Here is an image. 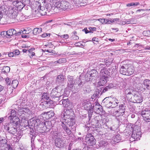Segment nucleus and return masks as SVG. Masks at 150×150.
Wrapping results in <instances>:
<instances>
[{
  "label": "nucleus",
  "instance_id": "obj_51",
  "mask_svg": "<svg viewBox=\"0 0 150 150\" xmlns=\"http://www.w3.org/2000/svg\"><path fill=\"white\" fill-rule=\"evenodd\" d=\"M47 114L49 115V118L51 117L54 115V113L53 112L50 111V112H47Z\"/></svg>",
  "mask_w": 150,
  "mask_h": 150
},
{
  "label": "nucleus",
  "instance_id": "obj_4",
  "mask_svg": "<svg viewBox=\"0 0 150 150\" xmlns=\"http://www.w3.org/2000/svg\"><path fill=\"white\" fill-rule=\"evenodd\" d=\"M125 106L123 105H120L117 108L116 110H113L111 111V114L112 116H118L119 115H123L124 114L125 110Z\"/></svg>",
  "mask_w": 150,
  "mask_h": 150
},
{
  "label": "nucleus",
  "instance_id": "obj_56",
  "mask_svg": "<svg viewBox=\"0 0 150 150\" xmlns=\"http://www.w3.org/2000/svg\"><path fill=\"white\" fill-rule=\"evenodd\" d=\"M74 3L77 4H81L82 2L81 0H72Z\"/></svg>",
  "mask_w": 150,
  "mask_h": 150
},
{
  "label": "nucleus",
  "instance_id": "obj_9",
  "mask_svg": "<svg viewBox=\"0 0 150 150\" xmlns=\"http://www.w3.org/2000/svg\"><path fill=\"white\" fill-rule=\"evenodd\" d=\"M140 114L144 120L146 122H150V110H143L141 112Z\"/></svg>",
  "mask_w": 150,
  "mask_h": 150
},
{
  "label": "nucleus",
  "instance_id": "obj_21",
  "mask_svg": "<svg viewBox=\"0 0 150 150\" xmlns=\"http://www.w3.org/2000/svg\"><path fill=\"white\" fill-rule=\"evenodd\" d=\"M111 108H114L118 105L119 101L116 98L111 97Z\"/></svg>",
  "mask_w": 150,
  "mask_h": 150
},
{
  "label": "nucleus",
  "instance_id": "obj_31",
  "mask_svg": "<svg viewBox=\"0 0 150 150\" xmlns=\"http://www.w3.org/2000/svg\"><path fill=\"white\" fill-rule=\"evenodd\" d=\"M10 70V68L8 66H4L1 70V73L5 74L8 73Z\"/></svg>",
  "mask_w": 150,
  "mask_h": 150
},
{
  "label": "nucleus",
  "instance_id": "obj_45",
  "mask_svg": "<svg viewBox=\"0 0 150 150\" xmlns=\"http://www.w3.org/2000/svg\"><path fill=\"white\" fill-rule=\"evenodd\" d=\"M22 3L23 4L24 6L25 5L28 6L30 5V0H22Z\"/></svg>",
  "mask_w": 150,
  "mask_h": 150
},
{
  "label": "nucleus",
  "instance_id": "obj_64",
  "mask_svg": "<svg viewBox=\"0 0 150 150\" xmlns=\"http://www.w3.org/2000/svg\"><path fill=\"white\" fill-rule=\"evenodd\" d=\"M18 150H28L25 148H24L23 146H20L18 148Z\"/></svg>",
  "mask_w": 150,
  "mask_h": 150
},
{
  "label": "nucleus",
  "instance_id": "obj_59",
  "mask_svg": "<svg viewBox=\"0 0 150 150\" xmlns=\"http://www.w3.org/2000/svg\"><path fill=\"white\" fill-rule=\"evenodd\" d=\"M109 90V88L107 86L103 88L102 91V93H105Z\"/></svg>",
  "mask_w": 150,
  "mask_h": 150
},
{
  "label": "nucleus",
  "instance_id": "obj_33",
  "mask_svg": "<svg viewBox=\"0 0 150 150\" xmlns=\"http://www.w3.org/2000/svg\"><path fill=\"white\" fill-rule=\"evenodd\" d=\"M42 99L44 101L48 100L49 99V95L47 93H44L42 96Z\"/></svg>",
  "mask_w": 150,
  "mask_h": 150
},
{
  "label": "nucleus",
  "instance_id": "obj_48",
  "mask_svg": "<svg viewBox=\"0 0 150 150\" xmlns=\"http://www.w3.org/2000/svg\"><path fill=\"white\" fill-rule=\"evenodd\" d=\"M123 115H119L118 116H115L116 119L119 122H121L122 120V118L123 117Z\"/></svg>",
  "mask_w": 150,
  "mask_h": 150
},
{
  "label": "nucleus",
  "instance_id": "obj_42",
  "mask_svg": "<svg viewBox=\"0 0 150 150\" xmlns=\"http://www.w3.org/2000/svg\"><path fill=\"white\" fill-rule=\"evenodd\" d=\"M12 84L13 87L15 88L17 86L18 84V82L17 80H13L12 81Z\"/></svg>",
  "mask_w": 150,
  "mask_h": 150
},
{
  "label": "nucleus",
  "instance_id": "obj_61",
  "mask_svg": "<svg viewBox=\"0 0 150 150\" xmlns=\"http://www.w3.org/2000/svg\"><path fill=\"white\" fill-rule=\"evenodd\" d=\"M60 134L59 133L57 132H54L53 136L54 137H58L60 136Z\"/></svg>",
  "mask_w": 150,
  "mask_h": 150
},
{
  "label": "nucleus",
  "instance_id": "obj_7",
  "mask_svg": "<svg viewBox=\"0 0 150 150\" xmlns=\"http://www.w3.org/2000/svg\"><path fill=\"white\" fill-rule=\"evenodd\" d=\"M61 100L59 101V104L60 105H62L65 108L71 109L72 108V105L71 103L70 102L68 98L65 99H63V96Z\"/></svg>",
  "mask_w": 150,
  "mask_h": 150
},
{
  "label": "nucleus",
  "instance_id": "obj_28",
  "mask_svg": "<svg viewBox=\"0 0 150 150\" xmlns=\"http://www.w3.org/2000/svg\"><path fill=\"white\" fill-rule=\"evenodd\" d=\"M127 65L122 66L120 69V72L121 74L127 75Z\"/></svg>",
  "mask_w": 150,
  "mask_h": 150
},
{
  "label": "nucleus",
  "instance_id": "obj_30",
  "mask_svg": "<svg viewBox=\"0 0 150 150\" xmlns=\"http://www.w3.org/2000/svg\"><path fill=\"white\" fill-rule=\"evenodd\" d=\"M62 126L63 128L64 129L66 133L69 135H70L71 134V130L69 129L67 127V126L64 124H62Z\"/></svg>",
  "mask_w": 150,
  "mask_h": 150
},
{
  "label": "nucleus",
  "instance_id": "obj_2",
  "mask_svg": "<svg viewBox=\"0 0 150 150\" xmlns=\"http://www.w3.org/2000/svg\"><path fill=\"white\" fill-rule=\"evenodd\" d=\"M18 10L15 7L11 6L8 9V15L10 18L15 19V21H19L22 20L20 15L19 14Z\"/></svg>",
  "mask_w": 150,
  "mask_h": 150
},
{
  "label": "nucleus",
  "instance_id": "obj_35",
  "mask_svg": "<svg viewBox=\"0 0 150 150\" xmlns=\"http://www.w3.org/2000/svg\"><path fill=\"white\" fill-rule=\"evenodd\" d=\"M66 60L65 58H63L59 59L58 60L55 61L54 63L55 64L57 65L58 64H60L65 63Z\"/></svg>",
  "mask_w": 150,
  "mask_h": 150
},
{
  "label": "nucleus",
  "instance_id": "obj_60",
  "mask_svg": "<svg viewBox=\"0 0 150 150\" xmlns=\"http://www.w3.org/2000/svg\"><path fill=\"white\" fill-rule=\"evenodd\" d=\"M126 21H127V24H132L133 23V21H132V19H130L128 20L126 19Z\"/></svg>",
  "mask_w": 150,
  "mask_h": 150
},
{
  "label": "nucleus",
  "instance_id": "obj_1",
  "mask_svg": "<svg viewBox=\"0 0 150 150\" xmlns=\"http://www.w3.org/2000/svg\"><path fill=\"white\" fill-rule=\"evenodd\" d=\"M50 2L52 3L53 5L55 7L54 10L57 8L60 12L72 8L70 3L67 1L59 0H50Z\"/></svg>",
  "mask_w": 150,
  "mask_h": 150
},
{
  "label": "nucleus",
  "instance_id": "obj_13",
  "mask_svg": "<svg viewBox=\"0 0 150 150\" xmlns=\"http://www.w3.org/2000/svg\"><path fill=\"white\" fill-rule=\"evenodd\" d=\"M13 7H15L19 10H21L24 7L23 4L20 0H16L13 1L12 2Z\"/></svg>",
  "mask_w": 150,
  "mask_h": 150
},
{
  "label": "nucleus",
  "instance_id": "obj_6",
  "mask_svg": "<svg viewBox=\"0 0 150 150\" xmlns=\"http://www.w3.org/2000/svg\"><path fill=\"white\" fill-rule=\"evenodd\" d=\"M131 101L134 103H140L142 101L143 98L140 93L136 92L133 96L131 97Z\"/></svg>",
  "mask_w": 150,
  "mask_h": 150
},
{
  "label": "nucleus",
  "instance_id": "obj_47",
  "mask_svg": "<svg viewBox=\"0 0 150 150\" xmlns=\"http://www.w3.org/2000/svg\"><path fill=\"white\" fill-rule=\"evenodd\" d=\"M143 35L146 36H150V30H146L144 31L143 33Z\"/></svg>",
  "mask_w": 150,
  "mask_h": 150
},
{
  "label": "nucleus",
  "instance_id": "obj_14",
  "mask_svg": "<svg viewBox=\"0 0 150 150\" xmlns=\"http://www.w3.org/2000/svg\"><path fill=\"white\" fill-rule=\"evenodd\" d=\"M67 79L68 81L67 87L70 90H71L74 84L75 83V82L74 81L73 77L69 75L67 76Z\"/></svg>",
  "mask_w": 150,
  "mask_h": 150
},
{
  "label": "nucleus",
  "instance_id": "obj_54",
  "mask_svg": "<svg viewBox=\"0 0 150 150\" xmlns=\"http://www.w3.org/2000/svg\"><path fill=\"white\" fill-rule=\"evenodd\" d=\"M50 34L44 33L41 35V36L42 38H45L47 37H49L50 36Z\"/></svg>",
  "mask_w": 150,
  "mask_h": 150
},
{
  "label": "nucleus",
  "instance_id": "obj_5",
  "mask_svg": "<svg viewBox=\"0 0 150 150\" xmlns=\"http://www.w3.org/2000/svg\"><path fill=\"white\" fill-rule=\"evenodd\" d=\"M9 112L7 115L8 117L10 119L11 121H13L15 122L17 124L20 123V120L19 118L16 116V112L15 110H12Z\"/></svg>",
  "mask_w": 150,
  "mask_h": 150
},
{
  "label": "nucleus",
  "instance_id": "obj_23",
  "mask_svg": "<svg viewBox=\"0 0 150 150\" xmlns=\"http://www.w3.org/2000/svg\"><path fill=\"white\" fill-rule=\"evenodd\" d=\"M16 30L14 29H11L6 31V37L8 38H10L11 36L16 34Z\"/></svg>",
  "mask_w": 150,
  "mask_h": 150
},
{
  "label": "nucleus",
  "instance_id": "obj_3",
  "mask_svg": "<svg viewBox=\"0 0 150 150\" xmlns=\"http://www.w3.org/2000/svg\"><path fill=\"white\" fill-rule=\"evenodd\" d=\"M89 107L87 109L88 110L92 111L93 110L96 113L98 114H100V113L102 112L103 110L102 107L97 101L93 105L91 104L90 105H89Z\"/></svg>",
  "mask_w": 150,
  "mask_h": 150
},
{
  "label": "nucleus",
  "instance_id": "obj_57",
  "mask_svg": "<svg viewBox=\"0 0 150 150\" xmlns=\"http://www.w3.org/2000/svg\"><path fill=\"white\" fill-rule=\"evenodd\" d=\"M60 37L62 38H64L66 39H68L69 37V36L68 34H65L61 35Z\"/></svg>",
  "mask_w": 150,
  "mask_h": 150
},
{
  "label": "nucleus",
  "instance_id": "obj_15",
  "mask_svg": "<svg viewBox=\"0 0 150 150\" xmlns=\"http://www.w3.org/2000/svg\"><path fill=\"white\" fill-rule=\"evenodd\" d=\"M30 136L31 138V146L32 150H37L38 149L35 147L34 141L35 137V134L34 131L32 132L30 131Z\"/></svg>",
  "mask_w": 150,
  "mask_h": 150
},
{
  "label": "nucleus",
  "instance_id": "obj_62",
  "mask_svg": "<svg viewBox=\"0 0 150 150\" xmlns=\"http://www.w3.org/2000/svg\"><path fill=\"white\" fill-rule=\"evenodd\" d=\"M6 81L7 85H9L11 83V80L9 78L6 79Z\"/></svg>",
  "mask_w": 150,
  "mask_h": 150
},
{
  "label": "nucleus",
  "instance_id": "obj_24",
  "mask_svg": "<svg viewBox=\"0 0 150 150\" xmlns=\"http://www.w3.org/2000/svg\"><path fill=\"white\" fill-rule=\"evenodd\" d=\"M108 79L107 76H101L98 82L99 85L100 86H103L105 85Z\"/></svg>",
  "mask_w": 150,
  "mask_h": 150
},
{
  "label": "nucleus",
  "instance_id": "obj_22",
  "mask_svg": "<svg viewBox=\"0 0 150 150\" xmlns=\"http://www.w3.org/2000/svg\"><path fill=\"white\" fill-rule=\"evenodd\" d=\"M100 73L101 76H107V78L110 75V73L106 68L102 69L100 70Z\"/></svg>",
  "mask_w": 150,
  "mask_h": 150
},
{
  "label": "nucleus",
  "instance_id": "obj_40",
  "mask_svg": "<svg viewBox=\"0 0 150 150\" xmlns=\"http://www.w3.org/2000/svg\"><path fill=\"white\" fill-rule=\"evenodd\" d=\"M139 5V2H132L128 3L126 5V6L128 7H130L132 6H137Z\"/></svg>",
  "mask_w": 150,
  "mask_h": 150
},
{
  "label": "nucleus",
  "instance_id": "obj_41",
  "mask_svg": "<svg viewBox=\"0 0 150 150\" xmlns=\"http://www.w3.org/2000/svg\"><path fill=\"white\" fill-rule=\"evenodd\" d=\"M76 81L75 84H77L78 86L80 87H82L83 86V83L79 78H77L76 79Z\"/></svg>",
  "mask_w": 150,
  "mask_h": 150
},
{
  "label": "nucleus",
  "instance_id": "obj_18",
  "mask_svg": "<svg viewBox=\"0 0 150 150\" xmlns=\"http://www.w3.org/2000/svg\"><path fill=\"white\" fill-rule=\"evenodd\" d=\"M64 113L63 114V119L68 118V117H72L73 112L71 109L68 108V109H64Z\"/></svg>",
  "mask_w": 150,
  "mask_h": 150
},
{
  "label": "nucleus",
  "instance_id": "obj_29",
  "mask_svg": "<svg viewBox=\"0 0 150 150\" xmlns=\"http://www.w3.org/2000/svg\"><path fill=\"white\" fill-rule=\"evenodd\" d=\"M146 88L148 90H150V80L146 79L144 80L143 83Z\"/></svg>",
  "mask_w": 150,
  "mask_h": 150
},
{
  "label": "nucleus",
  "instance_id": "obj_36",
  "mask_svg": "<svg viewBox=\"0 0 150 150\" xmlns=\"http://www.w3.org/2000/svg\"><path fill=\"white\" fill-rule=\"evenodd\" d=\"M17 127H14L13 128H12L6 131H7L8 132L11 134H12L15 135V134L16 133L17 131Z\"/></svg>",
  "mask_w": 150,
  "mask_h": 150
},
{
  "label": "nucleus",
  "instance_id": "obj_58",
  "mask_svg": "<svg viewBox=\"0 0 150 150\" xmlns=\"http://www.w3.org/2000/svg\"><path fill=\"white\" fill-rule=\"evenodd\" d=\"M98 20L102 23L105 24V19L100 18L98 19Z\"/></svg>",
  "mask_w": 150,
  "mask_h": 150
},
{
  "label": "nucleus",
  "instance_id": "obj_39",
  "mask_svg": "<svg viewBox=\"0 0 150 150\" xmlns=\"http://www.w3.org/2000/svg\"><path fill=\"white\" fill-rule=\"evenodd\" d=\"M35 8L37 9V11H38L40 10L42 11V10H44V9L45 10V9H47V8H45L44 7L41 6L40 5V4L39 3H38V4ZM35 11H36V10H35Z\"/></svg>",
  "mask_w": 150,
  "mask_h": 150
},
{
  "label": "nucleus",
  "instance_id": "obj_63",
  "mask_svg": "<svg viewBox=\"0 0 150 150\" xmlns=\"http://www.w3.org/2000/svg\"><path fill=\"white\" fill-rule=\"evenodd\" d=\"M6 31H2L1 32V35L2 37L4 36H6Z\"/></svg>",
  "mask_w": 150,
  "mask_h": 150
},
{
  "label": "nucleus",
  "instance_id": "obj_11",
  "mask_svg": "<svg viewBox=\"0 0 150 150\" xmlns=\"http://www.w3.org/2000/svg\"><path fill=\"white\" fill-rule=\"evenodd\" d=\"M75 123V120L72 117L64 119L62 122V124H64L69 127L73 126Z\"/></svg>",
  "mask_w": 150,
  "mask_h": 150
},
{
  "label": "nucleus",
  "instance_id": "obj_12",
  "mask_svg": "<svg viewBox=\"0 0 150 150\" xmlns=\"http://www.w3.org/2000/svg\"><path fill=\"white\" fill-rule=\"evenodd\" d=\"M87 143L90 146H93L96 144V140L91 134H87L86 138Z\"/></svg>",
  "mask_w": 150,
  "mask_h": 150
},
{
  "label": "nucleus",
  "instance_id": "obj_37",
  "mask_svg": "<svg viewBox=\"0 0 150 150\" xmlns=\"http://www.w3.org/2000/svg\"><path fill=\"white\" fill-rule=\"evenodd\" d=\"M125 93L126 94L127 97H129V95H131L133 96L135 93L132 90H130L129 89H127L126 90Z\"/></svg>",
  "mask_w": 150,
  "mask_h": 150
},
{
  "label": "nucleus",
  "instance_id": "obj_43",
  "mask_svg": "<svg viewBox=\"0 0 150 150\" xmlns=\"http://www.w3.org/2000/svg\"><path fill=\"white\" fill-rule=\"evenodd\" d=\"M108 143L106 140H102L100 142V144L101 146H105L108 145Z\"/></svg>",
  "mask_w": 150,
  "mask_h": 150
},
{
  "label": "nucleus",
  "instance_id": "obj_46",
  "mask_svg": "<svg viewBox=\"0 0 150 150\" xmlns=\"http://www.w3.org/2000/svg\"><path fill=\"white\" fill-rule=\"evenodd\" d=\"M47 9H45V10L44 9V10H42V11L41 10H39V11H38L40 13L41 15L42 16H43L47 14Z\"/></svg>",
  "mask_w": 150,
  "mask_h": 150
},
{
  "label": "nucleus",
  "instance_id": "obj_44",
  "mask_svg": "<svg viewBox=\"0 0 150 150\" xmlns=\"http://www.w3.org/2000/svg\"><path fill=\"white\" fill-rule=\"evenodd\" d=\"M19 103L20 104V105L23 106L24 105V104L27 101V100L26 99H25L24 98H21L19 99Z\"/></svg>",
  "mask_w": 150,
  "mask_h": 150
},
{
  "label": "nucleus",
  "instance_id": "obj_49",
  "mask_svg": "<svg viewBox=\"0 0 150 150\" xmlns=\"http://www.w3.org/2000/svg\"><path fill=\"white\" fill-rule=\"evenodd\" d=\"M13 52L14 56L19 55L20 54V52L18 50H14Z\"/></svg>",
  "mask_w": 150,
  "mask_h": 150
},
{
  "label": "nucleus",
  "instance_id": "obj_25",
  "mask_svg": "<svg viewBox=\"0 0 150 150\" xmlns=\"http://www.w3.org/2000/svg\"><path fill=\"white\" fill-rule=\"evenodd\" d=\"M98 72L96 70L93 69L90 71L89 74L87 75L88 77H95L97 76Z\"/></svg>",
  "mask_w": 150,
  "mask_h": 150
},
{
  "label": "nucleus",
  "instance_id": "obj_50",
  "mask_svg": "<svg viewBox=\"0 0 150 150\" xmlns=\"http://www.w3.org/2000/svg\"><path fill=\"white\" fill-rule=\"evenodd\" d=\"M26 31L25 30H24L23 31H21L18 32H17L16 31V34H15L14 35H19L21 34L22 33H27L26 32Z\"/></svg>",
  "mask_w": 150,
  "mask_h": 150
},
{
  "label": "nucleus",
  "instance_id": "obj_38",
  "mask_svg": "<svg viewBox=\"0 0 150 150\" xmlns=\"http://www.w3.org/2000/svg\"><path fill=\"white\" fill-rule=\"evenodd\" d=\"M121 139V137L120 135L117 134L116 135L114 139V141L116 143L119 142Z\"/></svg>",
  "mask_w": 150,
  "mask_h": 150
},
{
  "label": "nucleus",
  "instance_id": "obj_53",
  "mask_svg": "<svg viewBox=\"0 0 150 150\" xmlns=\"http://www.w3.org/2000/svg\"><path fill=\"white\" fill-rule=\"evenodd\" d=\"M112 23V20L111 19H105V24H110Z\"/></svg>",
  "mask_w": 150,
  "mask_h": 150
},
{
  "label": "nucleus",
  "instance_id": "obj_52",
  "mask_svg": "<svg viewBox=\"0 0 150 150\" xmlns=\"http://www.w3.org/2000/svg\"><path fill=\"white\" fill-rule=\"evenodd\" d=\"M106 66H105V64H100L98 65V67L99 69H103V68H105V67Z\"/></svg>",
  "mask_w": 150,
  "mask_h": 150
},
{
  "label": "nucleus",
  "instance_id": "obj_27",
  "mask_svg": "<svg viewBox=\"0 0 150 150\" xmlns=\"http://www.w3.org/2000/svg\"><path fill=\"white\" fill-rule=\"evenodd\" d=\"M30 112L29 109L27 108H22L19 110V112L21 114H25Z\"/></svg>",
  "mask_w": 150,
  "mask_h": 150
},
{
  "label": "nucleus",
  "instance_id": "obj_26",
  "mask_svg": "<svg viewBox=\"0 0 150 150\" xmlns=\"http://www.w3.org/2000/svg\"><path fill=\"white\" fill-rule=\"evenodd\" d=\"M65 80L64 76L61 75H58L57 78L56 82L58 83H63Z\"/></svg>",
  "mask_w": 150,
  "mask_h": 150
},
{
  "label": "nucleus",
  "instance_id": "obj_20",
  "mask_svg": "<svg viewBox=\"0 0 150 150\" xmlns=\"http://www.w3.org/2000/svg\"><path fill=\"white\" fill-rule=\"evenodd\" d=\"M44 125L43 127L44 129H46L45 131L48 132L49 131L52 127L51 123L50 121H46L45 122H42V125Z\"/></svg>",
  "mask_w": 150,
  "mask_h": 150
},
{
  "label": "nucleus",
  "instance_id": "obj_16",
  "mask_svg": "<svg viewBox=\"0 0 150 150\" xmlns=\"http://www.w3.org/2000/svg\"><path fill=\"white\" fill-rule=\"evenodd\" d=\"M10 122L8 123L7 124H6L4 126V129L6 131L12 128H13L17 127V126L19 125V124H17L15 122H13V121H11Z\"/></svg>",
  "mask_w": 150,
  "mask_h": 150
},
{
  "label": "nucleus",
  "instance_id": "obj_19",
  "mask_svg": "<svg viewBox=\"0 0 150 150\" xmlns=\"http://www.w3.org/2000/svg\"><path fill=\"white\" fill-rule=\"evenodd\" d=\"M111 97L104 98L102 101V103L107 108H111Z\"/></svg>",
  "mask_w": 150,
  "mask_h": 150
},
{
  "label": "nucleus",
  "instance_id": "obj_32",
  "mask_svg": "<svg viewBox=\"0 0 150 150\" xmlns=\"http://www.w3.org/2000/svg\"><path fill=\"white\" fill-rule=\"evenodd\" d=\"M42 30L41 28H35L33 30V33L34 35H37L40 33Z\"/></svg>",
  "mask_w": 150,
  "mask_h": 150
},
{
  "label": "nucleus",
  "instance_id": "obj_17",
  "mask_svg": "<svg viewBox=\"0 0 150 150\" xmlns=\"http://www.w3.org/2000/svg\"><path fill=\"white\" fill-rule=\"evenodd\" d=\"M63 138L57 137L56 138L55 140V146L58 148H61L63 146L64 144L63 141Z\"/></svg>",
  "mask_w": 150,
  "mask_h": 150
},
{
  "label": "nucleus",
  "instance_id": "obj_10",
  "mask_svg": "<svg viewBox=\"0 0 150 150\" xmlns=\"http://www.w3.org/2000/svg\"><path fill=\"white\" fill-rule=\"evenodd\" d=\"M57 87H56L55 88L52 90L50 96L53 98H58V101L62 99V96L63 95V93L58 92L57 91Z\"/></svg>",
  "mask_w": 150,
  "mask_h": 150
},
{
  "label": "nucleus",
  "instance_id": "obj_8",
  "mask_svg": "<svg viewBox=\"0 0 150 150\" xmlns=\"http://www.w3.org/2000/svg\"><path fill=\"white\" fill-rule=\"evenodd\" d=\"M141 136V132L137 130H133L132 136L130 138V140L132 141L137 140L139 139Z\"/></svg>",
  "mask_w": 150,
  "mask_h": 150
},
{
  "label": "nucleus",
  "instance_id": "obj_34",
  "mask_svg": "<svg viewBox=\"0 0 150 150\" xmlns=\"http://www.w3.org/2000/svg\"><path fill=\"white\" fill-rule=\"evenodd\" d=\"M134 72V70L131 67H127V75H130L132 74Z\"/></svg>",
  "mask_w": 150,
  "mask_h": 150
},
{
  "label": "nucleus",
  "instance_id": "obj_55",
  "mask_svg": "<svg viewBox=\"0 0 150 150\" xmlns=\"http://www.w3.org/2000/svg\"><path fill=\"white\" fill-rule=\"evenodd\" d=\"M88 28L89 30L91 32V33H92L93 32L92 31H95L96 29V27H89Z\"/></svg>",
  "mask_w": 150,
  "mask_h": 150
}]
</instances>
